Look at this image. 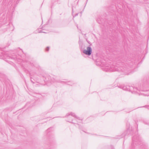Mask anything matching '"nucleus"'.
Listing matches in <instances>:
<instances>
[{
    "label": "nucleus",
    "mask_w": 149,
    "mask_h": 149,
    "mask_svg": "<svg viewBox=\"0 0 149 149\" xmlns=\"http://www.w3.org/2000/svg\"><path fill=\"white\" fill-rule=\"evenodd\" d=\"M125 135L123 134L121 135L120 136H118V137L117 138V139H120L122 137H123Z\"/></svg>",
    "instance_id": "2eb2a0df"
},
{
    "label": "nucleus",
    "mask_w": 149,
    "mask_h": 149,
    "mask_svg": "<svg viewBox=\"0 0 149 149\" xmlns=\"http://www.w3.org/2000/svg\"><path fill=\"white\" fill-rule=\"evenodd\" d=\"M135 145H139L142 146L143 144L141 138L138 135L134 136L132 138V146H134Z\"/></svg>",
    "instance_id": "423d86ee"
},
{
    "label": "nucleus",
    "mask_w": 149,
    "mask_h": 149,
    "mask_svg": "<svg viewBox=\"0 0 149 149\" xmlns=\"http://www.w3.org/2000/svg\"><path fill=\"white\" fill-rule=\"evenodd\" d=\"M26 107H27V106H30V107H31L32 106H32H31V105H30V103L28 102H27V104H26Z\"/></svg>",
    "instance_id": "f3484780"
},
{
    "label": "nucleus",
    "mask_w": 149,
    "mask_h": 149,
    "mask_svg": "<svg viewBox=\"0 0 149 149\" xmlns=\"http://www.w3.org/2000/svg\"><path fill=\"white\" fill-rule=\"evenodd\" d=\"M102 22H101V23L99 22V24H101Z\"/></svg>",
    "instance_id": "393cba45"
},
{
    "label": "nucleus",
    "mask_w": 149,
    "mask_h": 149,
    "mask_svg": "<svg viewBox=\"0 0 149 149\" xmlns=\"http://www.w3.org/2000/svg\"><path fill=\"white\" fill-rule=\"evenodd\" d=\"M122 1V0H112V1L108 7V8L111 9L116 7V9H122L120 7L118 6V5L117 6L116 5V3H120Z\"/></svg>",
    "instance_id": "0eeeda50"
},
{
    "label": "nucleus",
    "mask_w": 149,
    "mask_h": 149,
    "mask_svg": "<svg viewBox=\"0 0 149 149\" xmlns=\"http://www.w3.org/2000/svg\"><path fill=\"white\" fill-rule=\"evenodd\" d=\"M29 73L31 79V81L33 84H34V82L33 80L35 81V79H33V77L34 78L36 79H37L38 78L36 77V73L32 72H29Z\"/></svg>",
    "instance_id": "1a4fd4ad"
},
{
    "label": "nucleus",
    "mask_w": 149,
    "mask_h": 149,
    "mask_svg": "<svg viewBox=\"0 0 149 149\" xmlns=\"http://www.w3.org/2000/svg\"><path fill=\"white\" fill-rule=\"evenodd\" d=\"M83 44H82L81 46L80 44V49L81 51L84 54H85L88 56H90L92 52V49L90 46L87 47L86 48V49H84L82 47Z\"/></svg>",
    "instance_id": "6e6552de"
},
{
    "label": "nucleus",
    "mask_w": 149,
    "mask_h": 149,
    "mask_svg": "<svg viewBox=\"0 0 149 149\" xmlns=\"http://www.w3.org/2000/svg\"><path fill=\"white\" fill-rule=\"evenodd\" d=\"M87 41L88 42V43H89V44H90V43H91V42H90L89 41Z\"/></svg>",
    "instance_id": "5701e85b"
},
{
    "label": "nucleus",
    "mask_w": 149,
    "mask_h": 149,
    "mask_svg": "<svg viewBox=\"0 0 149 149\" xmlns=\"http://www.w3.org/2000/svg\"><path fill=\"white\" fill-rule=\"evenodd\" d=\"M102 69L106 72L116 71L126 75H128L131 72V69L130 67L128 66V64H124L121 62L120 60L118 61L116 63H113V65L104 64Z\"/></svg>",
    "instance_id": "f03ea898"
},
{
    "label": "nucleus",
    "mask_w": 149,
    "mask_h": 149,
    "mask_svg": "<svg viewBox=\"0 0 149 149\" xmlns=\"http://www.w3.org/2000/svg\"><path fill=\"white\" fill-rule=\"evenodd\" d=\"M74 10H72V15H73V17H74L78 15V13H74L75 11H74Z\"/></svg>",
    "instance_id": "9b49d317"
},
{
    "label": "nucleus",
    "mask_w": 149,
    "mask_h": 149,
    "mask_svg": "<svg viewBox=\"0 0 149 149\" xmlns=\"http://www.w3.org/2000/svg\"><path fill=\"white\" fill-rule=\"evenodd\" d=\"M34 32L36 33H47V32L45 31L44 29L43 28L42 26H40V28L38 29L37 30L35 31Z\"/></svg>",
    "instance_id": "9d476101"
},
{
    "label": "nucleus",
    "mask_w": 149,
    "mask_h": 149,
    "mask_svg": "<svg viewBox=\"0 0 149 149\" xmlns=\"http://www.w3.org/2000/svg\"><path fill=\"white\" fill-rule=\"evenodd\" d=\"M49 47H47L45 48V50L46 52H48L49 50Z\"/></svg>",
    "instance_id": "dca6fc26"
},
{
    "label": "nucleus",
    "mask_w": 149,
    "mask_h": 149,
    "mask_svg": "<svg viewBox=\"0 0 149 149\" xmlns=\"http://www.w3.org/2000/svg\"><path fill=\"white\" fill-rule=\"evenodd\" d=\"M39 77L42 78L43 80L46 84L55 83H62V82H65L59 79H58L55 77H51L49 75L47 74H44L42 75H40Z\"/></svg>",
    "instance_id": "20e7f679"
},
{
    "label": "nucleus",
    "mask_w": 149,
    "mask_h": 149,
    "mask_svg": "<svg viewBox=\"0 0 149 149\" xmlns=\"http://www.w3.org/2000/svg\"><path fill=\"white\" fill-rule=\"evenodd\" d=\"M20 51H21V52H23V51H22V49H21V50H20Z\"/></svg>",
    "instance_id": "b1692460"
},
{
    "label": "nucleus",
    "mask_w": 149,
    "mask_h": 149,
    "mask_svg": "<svg viewBox=\"0 0 149 149\" xmlns=\"http://www.w3.org/2000/svg\"><path fill=\"white\" fill-rule=\"evenodd\" d=\"M63 80H67L66 79H63Z\"/></svg>",
    "instance_id": "a878e982"
},
{
    "label": "nucleus",
    "mask_w": 149,
    "mask_h": 149,
    "mask_svg": "<svg viewBox=\"0 0 149 149\" xmlns=\"http://www.w3.org/2000/svg\"><path fill=\"white\" fill-rule=\"evenodd\" d=\"M118 87L123 90L131 92L132 93L144 96H149V90L143 88V86H139L138 87L129 85H120Z\"/></svg>",
    "instance_id": "7ed1b4c3"
},
{
    "label": "nucleus",
    "mask_w": 149,
    "mask_h": 149,
    "mask_svg": "<svg viewBox=\"0 0 149 149\" xmlns=\"http://www.w3.org/2000/svg\"><path fill=\"white\" fill-rule=\"evenodd\" d=\"M50 146H53V143H52L51 142H50Z\"/></svg>",
    "instance_id": "412c9836"
},
{
    "label": "nucleus",
    "mask_w": 149,
    "mask_h": 149,
    "mask_svg": "<svg viewBox=\"0 0 149 149\" xmlns=\"http://www.w3.org/2000/svg\"><path fill=\"white\" fill-rule=\"evenodd\" d=\"M82 12H80V16H81V14L82 13Z\"/></svg>",
    "instance_id": "4be33fe9"
},
{
    "label": "nucleus",
    "mask_w": 149,
    "mask_h": 149,
    "mask_svg": "<svg viewBox=\"0 0 149 149\" xmlns=\"http://www.w3.org/2000/svg\"><path fill=\"white\" fill-rule=\"evenodd\" d=\"M5 75L1 73L0 72V78H3L5 77Z\"/></svg>",
    "instance_id": "4468645a"
},
{
    "label": "nucleus",
    "mask_w": 149,
    "mask_h": 149,
    "mask_svg": "<svg viewBox=\"0 0 149 149\" xmlns=\"http://www.w3.org/2000/svg\"><path fill=\"white\" fill-rule=\"evenodd\" d=\"M65 117H67L69 120H67V121L73 124L76 127H77V126L75 125V123L78 122L77 119L81 120L80 118L76 116L75 113L72 112H70L67 113Z\"/></svg>",
    "instance_id": "39448f33"
},
{
    "label": "nucleus",
    "mask_w": 149,
    "mask_h": 149,
    "mask_svg": "<svg viewBox=\"0 0 149 149\" xmlns=\"http://www.w3.org/2000/svg\"><path fill=\"white\" fill-rule=\"evenodd\" d=\"M143 123L145 125H147L149 126V121L148 120H143Z\"/></svg>",
    "instance_id": "ddd939ff"
},
{
    "label": "nucleus",
    "mask_w": 149,
    "mask_h": 149,
    "mask_svg": "<svg viewBox=\"0 0 149 149\" xmlns=\"http://www.w3.org/2000/svg\"><path fill=\"white\" fill-rule=\"evenodd\" d=\"M11 12H13V11H11Z\"/></svg>",
    "instance_id": "bb28decb"
},
{
    "label": "nucleus",
    "mask_w": 149,
    "mask_h": 149,
    "mask_svg": "<svg viewBox=\"0 0 149 149\" xmlns=\"http://www.w3.org/2000/svg\"><path fill=\"white\" fill-rule=\"evenodd\" d=\"M52 128V127H50L49 128H48L47 130V132H49L50 130Z\"/></svg>",
    "instance_id": "a211bd4d"
},
{
    "label": "nucleus",
    "mask_w": 149,
    "mask_h": 149,
    "mask_svg": "<svg viewBox=\"0 0 149 149\" xmlns=\"http://www.w3.org/2000/svg\"><path fill=\"white\" fill-rule=\"evenodd\" d=\"M17 52V50L11 51L9 52H4L1 50L0 48V58L3 59L6 61H10L7 59H10L15 61H17L18 63L20 64L22 67L24 71L26 73H28L29 71L27 68H29V65L34 66L38 70L40 68L39 65L35 62H31L26 60H23L22 59L19 53H15L14 52Z\"/></svg>",
    "instance_id": "f257e3e1"
},
{
    "label": "nucleus",
    "mask_w": 149,
    "mask_h": 149,
    "mask_svg": "<svg viewBox=\"0 0 149 149\" xmlns=\"http://www.w3.org/2000/svg\"><path fill=\"white\" fill-rule=\"evenodd\" d=\"M78 126V127H79V128L82 130V131L85 132L86 133V132L84 131L83 130V127L82 126H80L79 124H77Z\"/></svg>",
    "instance_id": "f8f14e48"
},
{
    "label": "nucleus",
    "mask_w": 149,
    "mask_h": 149,
    "mask_svg": "<svg viewBox=\"0 0 149 149\" xmlns=\"http://www.w3.org/2000/svg\"><path fill=\"white\" fill-rule=\"evenodd\" d=\"M10 42H8V46L10 45Z\"/></svg>",
    "instance_id": "aec40b11"
},
{
    "label": "nucleus",
    "mask_w": 149,
    "mask_h": 149,
    "mask_svg": "<svg viewBox=\"0 0 149 149\" xmlns=\"http://www.w3.org/2000/svg\"><path fill=\"white\" fill-rule=\"evenodd\" d=\"M111 149H114V147L112 146H111Z\"/></svg>",
    "instance_id": "6ab92c4d"
}]
</instances>
